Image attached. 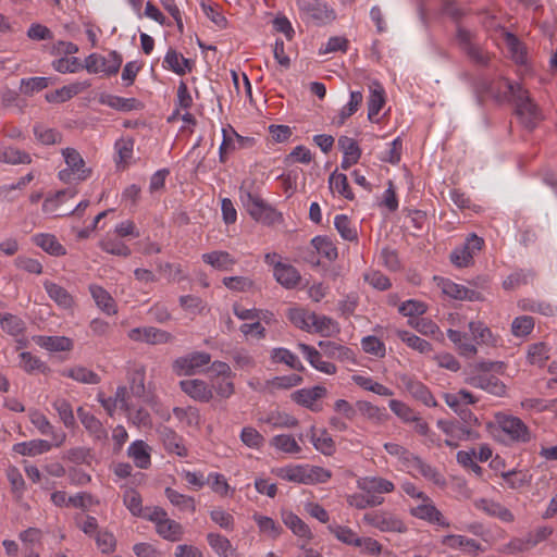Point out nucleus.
Wrapping results in <instances>:
<instances>
[{"instance_id": "nucleus-1", "label": "nucleus", "mask_w": 557, "mask_h": 557, "mask_svg": "<svg viewBox=\"0 0 557 557\" xmlns=\"http://www.w3.org/2000/svg\"><path fill=\"white\" fill-rule=\"evenodd\" d=\"M469 331L475 344L468 339L466 333L453 329L447 331L448 338L454 343L458 352L465 357H472L476 355V345L495 347L500 341L499 336L493 334L491 329L482 321L469 322Z\"/></svg>"}, {"instance_id": "nucleus-2", "label": "nucleus", "mask_w": 557, "mask_h": 557, "mask_svg": "<svg viewBox=\"0 0 557 557\" xmlns=\"http://www.w3.org/2000/svg\"><path fill=\"white\" fill-rule=\"evenodd\" d=\"M499 84L506 88L504 92L513 97L516 111L522 124L528 128H533L542 120V113L539 107L532 101L528 90L520 84H513L506 78H500Z\"/></svg>"}, {"instance_id": "nucleus-3", "label": "nucleus", "mask_w": 557, "mask_h": 557, "mask_svg": "<svg viewBox=\"0 0 557 557\" xmlns=\"http://www.w3.org/2000/svg\"><path fill=\"white\" fill-rule=\"evenodd\" d=\"M239 200L248 214L257 222L272 225L281 221L282 215L274 208L269 206L246 182L239 187Z\"/></svg>"}, {"instance_id": "nucleus-4", "label": "nucleus", "mask_w": 557, "mask_h": 557, "mask_svg": "<svg viewBox=\"0 0 557 557\" xmlns=\"http://www.w3.org/2000/svg\"><path fill=\"white\" fill-rule=\"evenodd\" d=\"M64 159L65 166L58 173V177L65 184L83 182L87 180L91 170L86 166V163L81 153L74 148H64L61 150Z\"/></svg>"}, {"instance_id": "nucleus-5", "label": "nucleus", "mask_w": 557, "mask_h": 557, "mask_svg": "<svg viewBox=\"0 0 557 557\" xmlns=\"http://www.w3.org/2000/svg\"><path fill=\"white\" fill-rule=\"evenodd\" d=\"M144 518L153 522L157 533L164 540L177 542L183 537V527L169 518L166 511L160 507L147 508Z\"/></svg>"}, {"instance_id": "nucleus-6", "label": "nucleus", "mask_w": 557, "mask_h": 557, "mask_svg": "<svg viewBox=\"0 0 557 557\" xmlns=\"http://www.w3.org/2000/svg\"><path fill=\"white\" fill-rule=\"evenodd\" d=\"M455 40L471 61L481 65L488 63V53L476 42L474 32L462 23L456 25Z\"/></svg>"}, {"instance_id": "nucleus-7", "label": "nucleus", "mask_w": 557, "mask_h": 557, "mask_svg": "<svg viewBox=\"0 0 557 557\" xmlns=\"http://www.w3.org/2000/svg\"><path fill=\"white\" fill-rule=\"evenodd\" d=\"M256 145V138L239 135L233 126L222 128V143L219 147V161L225 163L235 151L250 149Z\"/></svg>"}, {"instance_id": "nucleus-8", "label": "nucleus", "mask_w": 557, "mask_h": 557, "mask_svg": "<svg viewBox=\"0 0 557 557\" xmlns=\"http://www.w3.org/2000/svg\"><path fill=\"white\" fill-rule=\"evenodd\" d=\"M123 62L122 55L115 50L102 55L91 53L85 59L84 67L90 74H103L106 76L115 75Z\"/></svg>"}, {"instance_id": "nucleus-9", "label": "nucleus", "mask_w": 557, "mask_h": 557, "mask_svg": "<svg viewBox=\"0 0 557 557\" xmlns=\"http://www.w3.org/2000/svg\"><path fill=\"white\" fill-rule=\"evenodd\" d=\"M436 424L446 435L445 444L449 447L456 448L461 441L479 438V433L475 430L455 420H438Z\"/></svg>"}, {"instance_id": "nucleus-10", "label": "nucleus", "mask_w": 557, "mask_h": 557, "mask_svg": "<svg viewBox=\"0 0 557 557\" xmlns=\"http://www.w3.org/2000/svg\"><path fill=\"white\" fill-rule=\"evenodd\" d=\"M211 362V356L205 351H194L185 356L178 357L173 361V372L180 376L193 375L201 368Z\"/></svg>"}, {"instance_id": "nucleus-11", "label": "nucleus", "mask_w": 557, "mask_h": 557, "mask_svg": "<svg viewBox=\"0 0 557 557\" xmlns=\"http://www.w3.org/2000/svg\"><path fill=\"white\" fill-rule=\"evenodd\" d=\"M496 423L511 441L525 443L531 438L529 428L517 417L498 413L496 414Z\"/></svg>"}, {"instance_id": "nucleus-12", "label": "nucleus", "mask_w": 557, "mask_h": 557, "mask_svg": "<svg viewBox=\"0 0 557 557\" xmlns=\"http://www.w3.org/2000/svg\"><path fill=\"white\" fill-rule=\"evenodd\" d=\"M484 246L483 238L475 234L467 237L466 243L454 249L450 255L451 262L459 268L469 267L472 263L473 256Z\"/></svg>"}, {"instance_id": "nucleus-13", "label": "nucleus", "mask_w": 557, "mask_h": 557, "mask_svg": "<svg viewBox=\"0 0 557 557\" xmlns=\"http://www.w3.org/2000/svg\"><path fill=\"white\" fill-rule=\"evenodd\" d=\"M363 521L382 532L404 533L407 531V527L401 520L383 511L368 512L363 516Z\"/></svg>"}, {"instance_id": "nucleus-14", "label": "nucleus", "mask_w": 557, "mask_h": 557, "mask_svg": "<svg viewBox=\"0 0 557 557\" xmlns=\"http://www.w3.org/2000/svg\"><path fill=\"white\" fill-rule=\"evenodd\" d=\"M326 394L327 389L324 386L317 385L313 387L301 388L294 392L292 394V399L296 404L313 412H319L322 410L321 399L324 398Z\"/></svg>"}, {"instance_id": "nucleus-15", "label": "nucleus", "mask_w": 557, "mask_h": 557, "mask_svg": "<svg viewBox=\"0 0 557 557\" xmlns=\"http://www.w3.org/2000/svg\"><path fill=\"white\" fill-rule=\"evenodd\" d=\"M413 517L425 520L429 523L437 524L443 528L450 525L449 521L443 513L435 507L434 503L429 496L421 499V503L410 509Z\"/></svg>"}, {"instance_id": "nucleus-16", "label": "nucleus", "mask_w": 557, "mask_h": 557, "mask_svg": "<svg viewBox=\"0 0 557 557\" xmlns=\"http://www.w3.org/2000/svg\"><path fill=\"white\" fill-rule=\"evenodd\" d=\"M127 336L133 342L146 343L149 345H160L171 342L172 335L163 330L153 326H144L132 329Z\"/></svg>"}, {"instance_id": "nucleus-17", "label": "nucleus", "mask_w": 557, "mask_h": 557, "mask_svg": "<svg viewBox=\"0 0 557 557\" xmlns=\"http://www.w3.org/2000/svg\"><path fill=\"white\" fill-rule=\"evenodd\" d=\"M305 14L318 25H325L335 20L336 13L327 4L318 0L306 1L300 4Z\"/></svg>"}, {"instance_id": "nucleus-18", "label": "nucleus", "mask_w": 557, "mask_h": 557, "mask_svg": "<svg viewBox=\"0 0 557 557\" xmlns=\"http://www.w3.org/2000/svg\"><path fill=\"white\" fill-rule=\"evenodd\" d=\"M441 544L449 549L460 550L471 556H476L483 552V548L478 541L461 534L444 535L441 539Z\"/></svg>"}, {"instance_id": "nucleus-19", "label": "nucleus", "mask_w": 557, "mask_h": 557, "mask_svg": "<svg viewBox=\"0 0 557 557\" xmlns=\"http://www.w3.org/2000/svg\"><path fill=\"white\" fill-rule=\"evenodd\" d=\"M357 487L369 496H377L384 498L382 495L392 493L395 490V485L392 481L381 476L368 475L357 480Z\"/></svg>"}, {"instance_id": "nucleus-20", "label": "nucleus", "mask_w": 557, "mask_h": 557, "mask_svg": "<svg viewBox=\"0 0 557 557\" xmlns=\"http://www.w3.org/2000/svg\"><path fill=\"white\" fill-rule=\"evenodd\" d=\"M437 286L442 289L443 294L458 300L479 301L482 296L479 292L469 289L463 285L457 284L449 278L435 277Z\"/></svg>"}, {"instance_id": "nucleus-21", "label": "nucleus", "mask_w": 557, "mask_h": 557, "mask_svg": "<svg viewBox=\"0 0 557 557\" xmlns=\"http://www.w3.org/2000/svg\"><path fill=\"white\" fill-rule=\"evenodd\" d=\"M182 391L196 401L209 403L213 392L209 383L200 379H188L180 382Z\"/></svg>"}, {"instance_id": "nucleus-22", "label": "nucleus", "mask_w": 557, "mask_h": 557, "mask_svg": "<svg viewBox=\"0 0 557 557\" xmlns=\"http://www.w3.org/2000/svg\"><path fill=\"white\" fill-rule=\"evenodd\" d=\"M308 435L314 449L322 455L330 457L336 453L335 441L325 428L318 429L312 425L309 429Z\"/></svg>"}, {"instance_id": "nucleus-23", "label": "nucleus", "mask_w": 557, "mask_h": 557, "mask_svg": "<svg viewBox=\"0 0 557 557\" xmlns=\"http://www.w3.org/2000/svg\"><path fill=\"white\" fill-rule=\"evenodd\" d=\"M161 442L164 449L169 454H174L178 457H187L188 449L184 444V440L174 430L164 426L159 431Z\"/></svg>"}, {"instance_id": "nucleus-24", "label": "nucleus", "mask_w": 557, "mask_h": 557, "mask_svg": "<svg viewBox=\"0 0 557 557\" xmlns=\"http://www.w3.org/2000/svg\"><path fill=\"white\" fill-rule=\"evenodd\" d=\"M299 350L304 354L307 361L313 367L315 370L332 375L335 374L337 371V368L334 363L323 360L322 354L317 350L314 347L299 343L298 344Z\"/></svg>"}, {"instance_id": "nucleus-25", "label": "nucleus", "mask_w": 557, "mask_h": 557, "mask_svg": "<svg viewBox=\"0 0 557 557\" xmlns=\"http://www.w3.org/2000/svg\"><path fill=\"white\" fill-rule=\"evenodd\" d=\"M407 470L413 475L423 476L425 480L437 486H444L446 484L445 478L435 468L425 463L423 460L416 456L413 459H411Z\"/></svg>"}, {"instance_id": "nucleus-26", "label": "nucleus", "mask_w": 557, "mask_h": 557, "mask_svg": "<svg viewBox=\"0 0 557 557\" xmlns=\"http://www.w3.org/2000/svg\"><path fill=\"white\" fill-rule=\"evenodd\" d=\"M30 421L42 435L51 436L54 447H60L64 444L66 434L62 431L55 432L54 426L44 413L39 411L32 412Z\"/></svg>"}, {"instance_id": "nucleus-27", "label": "nucleus", "mask_w": 557, "mask_h": 557, "mask_svg": "<svg viewBox=\"0 0 557 557\" xmlns=\"http://www.w3.org/2000/svg\"><path fill=\"white\" fill-rule=\"evenodd\" d=\"M77 416L83 426L94 440L106 441L108 438V431L103 426L102 422L91 412L79 407L77 409Z\"/></svg>"}, {"instance_id": "nucleus-28", "label": "nucleus", "mask_w": 557, "mask_h": 557, "mask_svg": "<svg viewBox=\"0 0 557 557\" xmlns=\"http://www.w3.org/2000/svg\"><path fill=\"white\" fill-rule=\"evenodd\" d=\"M405 389L417 400L421 401L428 407H436L437 403L429 391V388L421 382L413 380L409 376L401 379Z\"/></svg>"}, {"instance_id": "nucleus-29", "label": "nucleus", "mask_w": 557, "mask_h": 557, "mask_svg": "<svg viewBox=\"0 0 557 557\" xmlns=\"http://www.w3.org/2000/svg\"><path fill=\"white\" fill-rule=\"evenodd\" d=\"M338 147L343 152V160L341 162L343 170H348L358 163L361 157V149L354 138L347 136L339 137Z\"/></svg>"}, {"instance_id": "nucleus-30", "label": "nucleus", "mask_w": 557, "mask_h": 557, "mask_svg": "<svg viewBox=\"0 0 557 557\" xmlns=\"http://www.w3.org/2000/svg\"><path fill=\"white\" fill-rule=\"evenodd\" d=\"M131 395L126 386L122 385L116 388V392L113 397H104L103 394H98V401L104 408L109 416H113L116 408H121L125 410L127 407V401L129 400Z\"/></svg>"}, {"instance_id": "nucleus-31", "label": "nucleus", "mask_w": 557, "mask_h": 557, "mask_svg": "<svg viewBox=\"0 0 557 557\" xmlns=\"http://www.w3.org/2000/svg\"><path fill=\"white\" fill-rule=\"evenodd\" d=\"M89 292L97 307L108 315L117 313V305L113 297L102 286L97 284L89 285Z\"/></svg>"}, {"instance_id": "nucleus-32", "label": "nucleus", "mask_w": 557, "mask_h": 557, "mask_svg": "<svg viewBox=\"0 0 557 557\" xmlns=\"http://www.w3.org/2000/svg\"><path fill=\"white\" fill-rule=\"evenodd\" d=\"M281 518L283 523L299 539H304L307 542L313 539V534L308 524L293 511L282 510Z\"/></svg>"}, {"instance_id": "nucleus-33", "label": "nucleus", "mask_w": 557, "mask_h": 557, "mask_svg": "<svg viewBox=\"0 0 557 557\" xmlns=\"http://www.w3.org/2000/svg\"><path fill=\"white\" fill-rule=\"evenodd\" d=\"M151 448L141 440L133 442L127 448V456L139 469H148L151 465Z\"/></svg>"}, {"instance_id": "nucleus-34", "label": "nucleus", "mask_w": 557, "mask_h": 557, "mask_svg": "<svg viewBox=\"0 0 557 557\" xmlns=\"http://www.w3.org/2000/svg\"><path fill=\"white\" fill-rule=\"evenodd\" d=\"M88 87V83L77 82L47 92L45 98L48 102L61 103L70 100L71 98L84 91Z\"/></svg>"}, {"instance_id": "nucleus-35", "label": "nucleus", "mask_w": 557, "mask_h": 557, "mask_svg": "<svg viewBox=\"0 0 557 557\" xmlns=\"http://www.w3.org/2000/svg\"><path fill=\"white\" fill-rule=\"evenodd\" d=\"M33 341L39 347L51 352L70 351L73 348V341L66 336L36 335Z\"/></svg>"}, {"instance_id": "nucleus-36", "label": "nucleus", "mask_w": 557, "mask_h": 557, "mask_svg": "<svg viewBox=\"0 0 557 557\" xmlns=\"http://www.w3.org/2000/svg\"><path fill=\"white\" fill-rule=\"evenodd\" d=\"M469 384L496 396H502L506 392V387L503 382L492 374L473 376L469 380Z\"/></svg>"}, {"instance_id": "nucleus-37", "label": "nucleus", "mask_w": 557, "mask_h": 557, "mask_svg": "<svg viewBox=\"0 0 557 557\" xmlns=\"http://www.w3.org/2000/svg\"><path fill=\"white\" fill-rule=\"evenodd\" d=\"M308 333H317L321 336L331 337L339 333V325L326 315H319L313 312Z\"/></svg>"}, {"instance_id": "nucleus-38", "label": "nucleus", "mask_w": 557, "mask_h": 557, "mask_svg": "<svg viewBox=\"0 0 557 557\" xmlns=\"http://www.w3.org/2000/svg\"><path fill=\"white\" fill-rule=\"evenodd\" d=\"M173 414L183 429L199 430L201 416L196 407H175L173 408Z\"/></svg>"}, {"instance_id": "nucleus-39", "label": "nucleus", "mask_w": 557, "mask_h": 557, "mask_svg": "<svg viewBox=\"0 0 557 557\" xmlns=\"http://www.w3.org/2000/svg\"><path fill=\"white\" fill-rule=\"evenodd\" d=\"M32 242L51 256L61 257L66 255L64 246L52 234H36L32 237Z\"/></svg>"}, {"instance_id": "nucleus-40", "label": "nucleus", "mask_w": 557, "mask_h": 557, "mask_svg": "<svg viewBox=\"0 0 557 557\" xmlns=\"http://www.w3.org/2000/svg\"><path fill=\"white\" fill-rule=\"evenodd\" d=\"M44 287L50 299H52L60 308H73L74 298L64 287L51 281H45Z\"/></svg>"}, {"instance_id": "nucleus-41", "label": "nucleus", "mask_w": 557, "mask_h": 557, "mask_svg": "<svg viewBox=\"0 0 557 557\" xmlns=\"http://www.w3.org/2000/svg\"><path fill=\"white\" fill-rule=\"evenodd\" d=\"M474 506L476 509L482 510L490 516L497 517L505 522H512L515 519L512 512L508 508L494 500L481 498L474 502Z\"/></svg>"}, {"instance_id": "nucleus-42", "label": "nucleus", "mask_w": 557, "mask_h": 557, "mask_svg": "<svg viewBox=\"0 0 557 557\" xmlns=\"http://www.w3.org/2000/svg\"><path fill=\"white\" fill-rule=\"evenodd\" d=\"M53 442L50 443L45 440H30L27 442H21L13 445V451L22 456L35 457L48 453L52 448Z\"/></svg>"}, {"instance_id": "nucleus-43", "label": "nucleus", "mask_w": 557, "mask_h": 557, "mask_svg": "<svg viewBox=\"0 0 557 557\" xmlns=\"http://www.w3.org/2000/svg\"><path fill=\"white\" fill-rule=\"evenodd\" d=\"M201 259L205 263L219 271H231L236 264V260L227 251L223 250L203 253Z\"/></svg>"}, {"instance_id": "nucleus-44", "label": "nucleus", "mask_w": 557, "mask_h": 557, "mask_svg": "<svg viewBox=\"0 0 557 557\" xmlns=\"http://www.w3.org/2000/svg\"><path fill=\"white\" fill-rule=\"evenodd\" d=\"M163 67L177 75H185L191 71L193 65L190 60L184 58L183 54L174 49H169L163 60Z\"/></svg>"}, {"instance_id": "nucleus-45", "label": "nucleus", "mask_w": 557, "mask_h": 557, "mask_svg": "<svg viewBox=\"0 0 557 557\" xmlns=\"http://www.w3.org/2000/svg\"><path fill=\"white\" fill-rule=\"evenodd\" d=\"M98 102L111 109L122 112H128L137 109V100L135 98H123L108 92H101L98 96Z\"/></svg>"}, {"instance_id": "nucleus-46", "label": "nucleus", "mask_w": 557, "mask_h": 557, "mask_svg": "<svg viewBox=\"0 0 557 557\" xmlns=\"http://www.w3.org/2000/svg\"><path fill=\"white\" fill-rule=\"evenodd\" d=\"M273 274L277 283L285 288H294L300 281L299 272L290 264L276 263Z\"/></svg>"}, {"instance_id": "nucleus-47", "label": "nucleus", "mask_w": 557, "mask_h": 557, "mask_svg": "<svg viewBox=\"0 0 557 557\" xmlns=\"http://www.w3.org/2000/svg\"><path fill=\"white\" fill-rule=\"evenodd\" d=\"M384 104L385 90L380 83L374 82L370 86V95L368 98V119L374 121Z\"/></svg>"}, {"instance_id": "nucleus-48", "label": "nucleus", "mask_w": 557, "mask_h": 557, "mask_svg": "<svg viewBox=\"0 0 557 557\" xmlns=\"http://www.w3.org/2000/svg\"><path fill=\"white\" fill-rule=\"evenodd\" d=\"M357 408L364 419L374 424H383L389 418L385 408L373 405L370 401H358Z\"/></svg>"}, {"instance_id": "nucleus-49", "label": "nucleus", "mask_w": 557, "mask_h": 557, "mask_svg": "<svg viewBox=\"0 0 557 557\" xmlns=\"http://www.w3.org/2000/svg\"><path fill=\"white\" fill-rule=\"evenodd\" d=\"M270 445L284 454L287 455H299L301 453V446L298 441L292 434H277L270 440Z\"/></svg>"}, {"instance_id": "nucleus-50", "label": "nucleus", "mask_w": 557, "mask_h": 557, "mask_svg": "<svg viewBox=\"0 0 557 557\" xmlns=\"http://www.w3.org/2000/svg\"><path fill=\"white\" fill-rule=\"evenodd\" d=\"M0 162L10 165L30 164L32 157L28 152L16 147L0 146Z\"/></svg>"}, {"instance_id": "nucleus-51", "label": "nucleus", "mask_w": 557, "mask_h": 557, "mask_svg": "<svg viewBox=\"0 0 557 557\" xmlns=\"http://www.w3.org/2000/svg\"><path fill=\"white\" fill-rule=\"evenodd\" d=\"M61 375L82 384L96 385L100 382V376L96 372L83 366L65 369L61 372Z\"/></svg>"}, {"instance_id": "nucleus-52", "label": "nucleus", "mask_w": 557, "mask_h": 557, "mask_svg": "<svg viewBox=\"0 0 557 557\" xmlns=\"http://www.w3.org/2000/svg\"><path fill=\"white\" fill-rule=\"evenodd\" d=\"M75 195H76V193L74 190H72V189H64V190H59L55 194L46 197V199L44 200V203H42V211H44V213L51 214V215H54V216L61 215L58 212L60 207H61V205L65 200L74 198Z\"/></svg>"}, {"instance_id": "nucleus-53", "label": "nucleus", "mask_w": 557, "mask_h": 557, "mask_svg": "<svg viewBox=\"0 0 557 557\" xmlns=\"http://www.w3.org/2000/svg\"><path fill=\"white\" fill-rule=\"evenodd\" d=\"M260 422L270 425L273 429H293L298 425V420L284 411H271Z\"/></svg>"}, {"instance_id": "nucleus-54", "label": "nucleus", "mask_w": 557, "mask_h": 557, "mask_svg": "<svg viewBox=\"0 0 557 557\" xmlns=\"http://www.w3.org/2000/svg\"><path fill=\"white\" fill-rule=\"evenodd\" d=\"M273 473L287 482L306 484V465H289L273 470Z\"/></svg>"}, {"instance_id": "nucleus-55", "label": "nucleus", "mask_w": 557, "mask_h": 557, "mask_svg": "<svg viewBox=\"0 0 557 557\" xmlns=\"http://www.w3.org/2000/svg\"><path fill=\"white\" fill-rule=\"evenodd\" d=\"M145 377L146 372L144 367H137L128 372L127 380L129 388L127 389L129 392L131 399H140L144 397L146 391Z\"/></svg>"}, {"instance_id": "nucleus-56", "label": "nucleus", "mask_w": 557, "mask_h": 557, "mask_svg": "<svg viewBox=\"0 0 557 557\" xmlns=\"http://www.w3.org/2000/svg\"><path fill=\"white\" fill-rule=\"evenodd\" d=\"M164 493L169 502L178 510L190 513L196 511V500L193 496L182 494L171 487H166Z\"/></svg>"}, {"instance_id": "nucleus-57", "label": "nucleus", "mask_w": 557, "mask_h": 557, "mask_svg": "<svg viewBox=\"0 0 557 557\" xmlns=\"http://www.w3.org/2000/svg\"><path fill=\"white\" fill-rule=\"evenodd\" d=\"M18 367L28 374L47 373L49 367L29 351H22L18 355Z\"/></svg>"}, {"instance_id": "nucleus-58", "label": "nucleus", "mask_w": 557, "mask_h": 557, "mask_svg": "<svg viewBox=\"0 0 557 557\" xmlns=\"http://www.w3.org/2000/svg\"><path fill=\"white\" fill-rule=\"evenodd\" d=\"M504 39L511 59L517 64H527L528 53L524 45L511 33H505Z\"/></svg>"}, {"instance_id": "nucleus-59", "label": "nucleus", "mask_w": 557, "mask_h": 557, "mask_svg": "<svg viewBox=\"0 0 557 557\" xmlns=\"http://www.w3.org/2000/svg\"><path fill=\"white\" fill-rule=\"evenodd\" d=\"M329 187L333 194H338L341 197L352 200L354 193L348 184L346 174L334 171L329 177Z\"/></svg>"}, {"instance_id": "nucleus-60", "label": "nucleus", "mask_w": 557, "mask_h": 557, "mask_svg": "<svg viewBox=\"0 0 557 557\" xmlns=\"http://www.w3.org/2000/svg\"><path fill=\"white\" fill-rule=\"evenodd\" d=\"M127 407L124 411L128 422L137 428H148L151 425V417L146 409L138 407L131 398L127 401Z\"/></svg>"}, {"instance_id": "nucleus-61", "label": "nucleus", "mask_w": 557, "mask_h": 557, "mask_svg": "<svg viewBox=\"0 0 557 557\" xmlns=\"http://www.w3.org/2000/svg\"><path fill=\"white\" fill-rule=\"evenodd\" d=\"M253 521L258 525L259 532L265 536L276 540L283 532V528L274 519L256 512L252 516Z\"/></svg>"}, {"instance_id": "nucleus-62", "label": "nucleus", "mask_w": 557, "mask_h": 557, "mask_svg": "<svg viewBox=\"0 0 557 557\" xmlns=\"http://www.w3.org/2000/svg\"><path fill=\"white\" fill-rule=\"evenodd\" d=\"M500 476L511 490L529 486L532 482V474L528 470H510L502 472Z\"/></svg>"}, {"instance_id": "nucleus-63", "label": "nucleus", "mask_w": 557, "mask_h": 557, "mask_svg": "<svg viewBox=\"0 0 557 557\" xmlns=\"http://www.w3.org/2000/svg\"><path fill=\"white\" fill-rule=\"evenodd\" d=\"M363 101L361 91H351L349 101L341 109L338 115L333 120L337 126L344 125L346 120L355 114Z\"/></svg>"}, {"instance_id": "nucleus-64", "label": "nucleus", "mask_w": 557, "mask_h": 557, "mask_svg": "<svg viewBox=\"0 0 557 557\" xmlns=\"http://www.w3.org/2000/svg\"><path fill=\"white\" fill-rule=\"evenodd\" d=\"M270 358L273 363H284L294 370H304V366L298 357L286 348H273L271 350Z\"/></svg>"}]
</instances>
